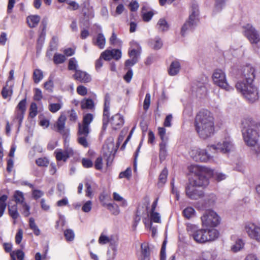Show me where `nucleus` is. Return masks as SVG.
Listing matches in <instances>:
<instances>
[{
	"label": "nucleus",
	"instance_id": "obj_1",
	"mask_svg": "<svg viewBox=\"0 0 260 260\" xmlns=\"http://www.w3.org/2000/svg\"><path fill=\"white\" fill-rule=\"evenodd\" d=\"M242 80L236 84L237 90L241 92L250 103H254L258 99L257 87L253 84L255 78V69L249 66L244 67L241 70Z\"/></svg>",
	"mask_w": 260,
	"mask_h": 260
},
{
	"label": "nucleus",
	"instance_id": "obj_2",
	"mask_svg": "<svg viewBox=\"0 0 260 260\" xmlns=\"http://www.w3.org/2000/svg\"><path fill=\"white\" fill-rule=\"evenodd\" d=\"M195 129L199 136L203 139L211 137L214 133V118L208 110L200 111L194 119Z\"/></svg>",
	"mask_w": 260,
	"mask_h": 260
},
{
	"label": "nucleus",
	"instance_id": "obj_3",
	"mask_svg": "<svg viewBox=\"0 0 260 260\" xmlns=\"http://www.w3.org/2000/svg\"><path fill=\"white\" fill-rule=\"evenodd\" d=\"M242 133L247 145L255 146L259 137L258 129L260 122L253 120L251 118H244L241 120Z\"/></svg>",
	"mask_w": 260,
	"mask_h": 260
},
{
	"label": "nucleus",
	"instance_id": "obj_4",
	"mask_svg": "<svg viewBox=\"0 0 260 260\" xmlns=\"http://www.w3.org/2000/svg\"><path fill=\"white\" fill-rule=\"evenodd\" d=\"M186 231L189 236L198 243L214 241L219 235V232L215 229H199L196 225L191 223L187 224Z\"/></svg>",
	"mask_w": 260,
	"mask_h": 260
},
{
	"label": "nucleus",
	"instance_id": "obj_5",
	"mask_svg": "<svg viewBox=\"0 0 260 260\" xmlns=\"http://www.w3.org/2000/svg\"><path fill=\"white\" fill-rule=\"evenodd\" d=\"M190 172L194 174L190 182L198 186H206L209 184V178L213 175V171L210 169L198 165H192L189 168Z\"/></svg>",
	"mask_w": 260,
	"mask_h": 260
},
{
	"label": "nucleus",
	"instance_id": "obj_6",
	"mask_svg": "<svg viewBox=\"0 0 260 260\" xmlns=\"http://www.w3.org/2000/svg\"><path fill=\"white\" fill-rule=\"evenodd\" d=\"M93 119V115L91 113H88L83 116L82 123H78V142L84 147L88 146L87 138L90 133L89 124Z\"/></svg>",
	"mask_w": 260,
	"mask_h": 260
},
{
	"label": "nucleus",
	"instance_id": "obj_7",
	"mask_svg": "<svg viewBox=\"0 0 260 260\" xmlns=\"http://www.w3.org/2000/svg\"><path fill=\"white\" fill-rule=\"evenodd\" d=\"M199 6L196 2H192L190 8V12L188 20H187L181 27V35L182 37L187 30H192L197 25L199 21Z\"/></svg>",
	"mask_w": 260,
	"mask_h": 260
},
{
	"label": "nucleus",
	"instance_id": "obj_8",
	"mask_svg": "<svg viewBox=\"0 0 260 260\" xmlns=\"http://www.w3.org/2000/svg\"><path fill=\"white\" fill-rule=\"evenodd\" d=\"M202 224L206 227H216L220 222V218L213 210H207L201 217Z\"/></svg>",
	"mask_w": 260,
	"mask_h": 260
},
{
	"label": "nucleus",
	"instance_id": "obj_9",
	"mask_svg": "<svg viewBox=\"0 0 260 260\" xmlns=\"http://www.w3.org/2000/svg\"><path fill=\"white\" fill-rule=\"evenodd\" d=\"M243 34L252 44H258L260 42V35L258 31L250 24L243 26Z\"/></svg>",
	"mask_w": 260,
	"mask_h": 260
},
{
	"label": "nucleus",
	"instance_id": "obj_10",
	"mask_svg": "<svg viewBox=\"0 0 260 260\" xmlns=\"http://www.w3.org/2000/svg\"><path fill=\"white\" fill-rule=\"evenodd\" d=\"M212 78L214 84L220 88L227 91H229L232 89V87L229 86L228 84L225 74L222 70L220 69H217L215 70L213 73Z\"/></svg>",
	"mask_w": 260,
	"mask_h": 260
},
{
	"label": "nucleus",
	"instance_id": "obj_11",
	"mask_svg": "<svg viewBox=\"0 0 260 260\" xmlns=\"http://www.w3.org/2000/svg\"><path fill=\"white\" fill-rule=\"evenodd\" d=\"M208 148L210 151L213 150L215 151L225 153L233 151L234 146L231 139L228 138H225L222 143L220 142L216 145H212L208 146Z\"/></svg>",
	"mask_w": 260,
	"mask_h": 260
},
{
	"label": "nucleus",
	"instance_id": "obj_12",
	"mask_svg": "<svg viewBox=\"0 0 260 260\" xmlns=\"http://www.w3.org/2000/svg\"><path fill=\"white\" fill-rule=\"evenodd\" d=\"M244 230L248 236L260 243V226L252 222L245 224Z\"/></svg>",
	"mask_w": 260,
	"mask_h": 260
},
{
	"label": "nucleus",
	"instance_id": "obj_13",
	"mask_svg": "<svg viewBox=\"0 0 260 260\" xmlns=\"http://www.w3.org/2000/svg\"><path fill=\"white\" fill-rule=\"evenodd\" d=\"M197 186L190 182L185 187L186 196L191 200H198L204 197V193L202 190L196 188Z\"/></svg>",
	"mask_w": 260,
	"mask_h": 260
},
{
	"label": "nucleus",
	"instance_id": "obj_14",
	"mask_svg": "<svg viewBox=\"0 0 260 260\" xmlns=\"http://www.w3.org/2000/svg\"><path fill=\"white\" fill-rule=\"evenodd\" d=\"M191 156L195 161L201 162H207L211 158L206 150L201 149L192 150Z\"/></svg>",
	"mask_w": 260,
	"mask_h": 260
},
{
	"label": "nucleus",
	"instance_id": "obj_15",
	"mask_svg": "<svg viewBox=\"0 0 260 260\" xmlns=\"http://www.w3.org/2000/svg\"><path fill=\"white\" fill-rule=\"evenodd\" d=\"M110 123L113 129H119L124 123L123 117L120 114H116L111 117Z\"/></svg>",
	"mask_w": 260,
	"mask_h": 260
},
{
	"label": "nucleus",
	"instance_id": "obj_16",
	"mask_svg": "<svg viewBox=\"0 0 260 260\" xmlns=\"http://www.w3.org/2000/svg\"><path fill=\"white\" fill-rule=\"evenodd\" d=\"M73 77L75 80L82 83H88L91 80V76L89 74L79 70H76Z\"/></svg>",
	"mask_w": 260,
	"mask_h": 260
},
{
	"label": "nucleus",
	"instance_id": "obj_17",
	"mask_svg": "<svg viewBox=\"0 0 260 260\" xmlns=\"http://www.w3.org/2000/svg\"><path fill=\"white\" fill-rule=\"evenodd\" d=\"M67 120V117L64 114H61L58 117L55 127L56 128V131L60 134L64 135L66 133L64 131L65 123Z\"/></svg>",
	"mask_w": 260,
	"mask_h": 260
},
{
	"label": "nucleus",
	"instance_id": "obj_18",
	"mask_svg": "<svg viewBox=\"0 0 260 260\" xmlns=\"http://www.w3.org/2000/svg\"><path fill=\"white\" fill-rule=\"evenodd\" d=\"M141 260H150V250L147 243L144 242L141 244Z\"/></svg>",
	"mask_w": 260,
	"mask_h": 260
},
{
	"label": "nucleus",
	"instance_id": "obj_19",
	"mask_svg": "<svg viewBox=\"0 0 260 260\" xmlns=\"http://www.w3.org/2000/svg\"><path fill=\"white\" fill-rule=\"evenodd\" d=\"M110 96L109 93H106L105 96L104 107L103 111V119H106L109 120L110 116Z\"/></svg>",
	"mask_w": 260,
	"mask_h": 260
},
{
	"label": "nucleus",
	"instance_id": "obj_20",
	"mask_svg": "<svg viewBox=\"0 0 260 260\" xmlns=\"http://www.w3.org/2000/svg\"><path fill=\"white\" fill-rule=\"evenodd\" d=\"M217 256L216 252L213 250L203 251L200 256L201 260H216Z\"/></svg>",
	"mask_w": 260,
	"mask_h": 260
},
{
	"label": "nucleus",
	"instance_id": "obj_21",
	"mask_svg": "<svg viewBox=\"0 0 260 260\" xmlns=\"http://www.w3.org/2000/svg\"><path fill=\"white\" fill-rule=\"evenodd\" d=\"M54 154L57 161L62 160L65 162L70 157L68 151H62L61 149L56 150L54 152Z\"/></svg>",
	"mask_w": 260,
	"mask_h": 260
},
{
	"label": "nucleus",
	"instance_id": "obj_22",
	"mask_svg": "<svg viewBox=\"0 0 260 260\" xmlns=\"http://www.w3.org/2000/svg\"><path fill=\"white\" fill-rule=\"evenodd\" d=\"M180 70V64L178 61L172 62L168 70L169 74L170 76L176 75Z\"/></svg>",
	"mask_w": 260,
	"mask_h": 260
},
{
	"label": "nucleus",
	"instance_id": "obj_23",
	"mask_svg": "<svg viewBox=\"0 0 260 260\" xmlns=\"http://www.w3.org/2000/svg\"><path fill=\"white\" fill-rule=\"evenodd\" d=\"M8 212L9 215L14 220L17 219L19 216V214L18 212L17 205L15 204L13 205L8 206ZM13 223L15 224V221Z\"/></svg>",
	"mask_w": 260,
	"mask_h": 260
},
{
	"label": "nucleus",
	"instance_id": "obj_24",
	"mask_svg": "<svg viewBox=\"0 0 260 260\" xmlns=\"http://www.w3.org/2000/svg\"><path fill=\"white\" fill-rule=\"evenodd\" d=\"M40 21V17L38 15H32L27 17V22L31 28L37 26Z\"/></svg>",
	"mask_w": 260,
	"mask_h": 260
},
{
	"label": "nucleus",
	"instance_id": "obj_25",
	"mask_svg": "<svg viewBox=\"0 0 260 260\" xmlns=\"http://www.w3.org/2000/svg\"><path fill=\"white\" fill-rule=\"evenodd\" d=\"M81 107L82 109H92L94 104L91 99H84L81 101Z\"/></svg>",
	"mask_w": 260,
	"mask_h": 260
},
{
	"label": "nucleus",
	"instance_id": "obj_26",
	"mask_svg": "<svg viewBox=\"0 0 260 260\" xmlns=\"http://www.w3.org/2000/svg\"><path fill=\"white\" fill-rule=\"evenodd\" d=\"M167 143H160L159 144V157L161 162L166 159L167 156V151L166 149Z\"/></svg>",
	"mask_w": 260,
	"mask_h": 260
},
{
	"label": "nucleus",
	"instance_id": "obj_27",
	"mask_svg": "<svg viewBox=\"0 0 260 260\" xmlns=\"http://www.w3.org/2000/svg\"><path fill=\"white\" fill-rule=\"evenodd\" d=\"M131 44L136 45L138 47V49H133L129 51V56L132 58L136 57V59L138 60V56L140 54L141 47L139 46V44L135 41L132 42Z\"/></svg>",
	"mask_w": 260,
	"mask_h": 260
},
{
	"label": "nucleus",
	"instance_id": "obj_28",
	"mask_svg": "<svg viewBox=\"0 0 260 260\" xmlns=\"http://www.w3.org/2000/svg\"><path fill=\"white\" fill-rule=\"evenodd\" d=\"M157 26L158 27V29L161 31H167L169 28V25L167 21L164 18H161L158 20L157 23Z\"/></svg>",
	"mask_w": 260,
	"mask_h": 260
},
{
	"label": "nucleus",
	"instance_id": "obj_29",
	"mask_svg": "<svg viewBox=\"0 0 260 260\" xmlns=\"http://www.w3.org/2000/svg\"><path fill=\"white\" fill-rule=\"evenodd\" d=\"M8 199V196L6 194H3L0 197V217H2L7 207L6 203Z\"/></svg>",
	"mask_w": 260,
	"mask_h": 260
},
{
	"label": "nucleus",
	"instance_id": "obj_30",
	"mask_svg": "<svg viewBox=\"0 0 260 260\" xmlns=\"http://www.w3.org/2000/svg\"><path fill=\"white\" fill-rule=\"evenodd\" d=\"M13 198L15 202L16 203V204H23L24 203V197L22 192L19 190L15 191L13 195Z\"/></svg>",
	"mask_w": 260,
	"mask_h": 260
},
{
	"label": "nucleus",
	"instance_id": "obj_31",
	"mask_svg": "<svg viewBox=\"0 0 260 260\" xmlns=\"http://www.w3.org/2000/svg\"><path fill=\"white\" fill-rule=\"evenodd\" d=\"M195 213L194 209L191 207H187L183 211V214L187 219H190L193 217L195 215Z\"/></svg>",
	"mask_w": 260,
	"mask_h": 260
},
{
	"label": "nucleus",
	"instance_id": "obj_32",
	"mask_svg": "<svg viewBox=\"0 0 260 260\" xmlns=\"http://www.w3.org/2000/svg\"><path fill=\"white\" fill-rule=\"evenodd\" d=\"M106 42L105 38L102 33L98 34L95 44L101 49L104 48Z\"/></svg>",
	"mask_w": 260,
	"mask_h": 260
},
{
	"label": "nucleus",
	"instance_id": "obj_33",
	"mask_svg": "<svg viewBox=\"0 0 260 260\" xmlns=\"http://www.w3.org/2000/svg\"><path fill=\"white\" fill-rule=\"evenodd\" d=\"M168 171L166 168L164 169L160 173L158 178V185H164L167 180Z\"/></svg>",
	"mask_w": 260,
	"mask_h": 260
},
{
	"label": "nucleus",
	"instance_id": "obj_34",
	"mask_svg": "<svg viewBox=\"0 0 260 260\" xmlns=\"http://www.w3.org/2000/svg\"><path fill=\"white\" fill-rule=\"evenodd\" d=\"M66 60L64 55L56 53L53 56V62L56 64H61L63 63Z\"/></svg>",
	"mask_w": 260,
	"mask_h": 260
},
{
	"label": "nucleus",
	"instance_id": "obj_35",
	"mask_svg": "<svg viewBox=\"0 0 260 260\" xmlns=\"http://www.w3.org/2000/svg\"><path fill=\"white\" fill-rule=\"evenodd\" d=\"M150 46L154 50L160 49L162 46V42L159 38H156L155 40L149 42Z\"/></svg>",
	"mask_w": 260,
	"mask_h": 260
},
{
	"label": "nucleus",
	"instance_id": "obj_36",
	"mask_svg": "<svg viewBox=\"0 0 260 260\" xmlns=\"http://www.w3.org/2000/svg\"><path fill=\"white\" fill-rule=\"evenodd\" d=\"M12 260H16V256L19 260H22L24 257V253L21 250H17L10 253Z\"/></svg>",
	"mask_w": 260,
	"mask_h": 260
},
{
	"label": "nucleus",
	"instance_id": "obj_37",
	"mask_svg": "<svg viewBox=\"0 0 260 260\" xmlns=\"http://www.w3.org/2000/svg\"><path fill=\"white\" fill-rule=\"evenodd\" d=\"M63 104L61 101L58 103H51L49 105L48 109L52 113L59 111L62 107Z\"/></svg>",
	"mask_w": 260,
	"mask_h": 260
},
{
	"label": "nucleus",
	"instance_id": "obj_38",
	"mask_svg": "<svg viewBox=\"0 0 260 260\" xmlns=\"http://www.w3.org/2000/svg\"><path fill=\"white\" fill-rule=\"evenodd\" d=\"M43 77V72L39 69H36L33 73V79L35 83H38Z\"/></svg>",
	"mask_w": 260,
	"mask_h": 260
},
{
	"label": "nucleus",
	"instance_id": "obj_39",
	"mask_svg": "<svg viewBox=\"0 0 260 260\" xmlns=\"http://www.w3.org/2000/svg\"><path fill=\"white\" fill-rule=\"evenodd\" d=\"M225 4V0H215L214 13L220 12L224 7Z\"/></svg>",
	"mask_w": 260,
	"mask_h": 260
},
{
	"label": "nucleus",
	"instance_id": "obj_40",
	"mask_svg": "<svg viewBox=\"0 0 260 260\" xmlns=\"http://www.w3.org/2000/svg\"><path fill=\"white\" fill-rule=\"evenodd\" d=\"M29 225L30 229L33 231L35 235L39 236L40 234V231L36 225L35 222V220L33 218H30L29 219Z\"/></svg>",
	"mask_w": 260,
	"mask_h": 260
},
{
	"label": "nucleus",
	"instance_id": "obj_41",
	"mask_svg": "<svg viewBox=\"0 0 260 260\" xmlns=\"http://www.w3.org/2000/svg\"><path fill=\"white\" fill-rule=\"evenodd\" d=\"M107 209L112 213V214L117 215L119 213V209L118 206L116 204L109 203L106 205Z\"/></svg>",
	"mask_w": 260,
	"mask_h": 260
},
{
	"label": "nucleus",
	"instance_id": "obj_42",
	"mask_svg": "<svg viewBox=\"0 0 260 260\" xmlns=\"http://www.w3.org/2000/svg\"><path fill=\"white\" fill-rule=\"evenodd\" d=\"M216 199V196L213 193H211L207 196L205 200L207 207H210L213 205L214 204Z\"/></svg>",
	"mask_w": 260,
	"mask_h": 260
},
{
	"label": "nucleus",
	"instance_id": "obj_43",
	"mask_svg": "<svg viewBox=\"0 0 260 260\" xmlns=\"http://www.w3.org/2000/svg\"><path fill=\"white\" fill-rule=\"evenodd\" d=\"M166 128L164 127H159L158 128V135L161 140V143H167L168 138L166 137Z\"/></svg>",
	"mask_w": 260,
	"mask_h": 260
},
{
	"label": "nucleus",
	"instance_id": "obj_44",
	"mask_svg": "<svg viewBox=\"0 0 260 260\" xmlns=\"http://www.w3.org/2000/svg\"><path fill=\"white\" fill-rule=\"evenodd\" d=\"M38 114V107L36 103H31L29 108V115L31 118H34Z\"/></svg>",
	"mask_w": 260,
	"mask_h": 260
},
{
	"label": "nucleus",
	"instance_id": "obj_45",
	"mask_svg": "<svg viewBox=\"0 0 260 260\" xmlns=\"http://www.w3.org/2000/svg\"><path fill=\"white\" fill-rule=\"evenodd\" d=\"M64 236L67 241H72L74 239L75 234L71 229H67L64 232Z\"/></svg>",
	"mask_w": 260,
	"mask_h": 260
},
{
	"label": "nucleus",
	"instance_id": "obj_46",
	"mask_svg": "<svg viewBox=\"0 0 260 260\" xmlns=\"http://www.w3.org/2000/svg\"><path fill=\"white\" fill-rule=\"evenodd\" d=\"M36 163L39 167H46L49 165V161L46 157H40L36 160Z\"/></svg>",
	"mask_w": 260,
	"mask_h": 260
},
{
	"label": "nucleus",
	"instance_id": "obj_47",
	"mask_svg": "<svg viewBox=\"0 0 260 260\" xmlns=\"http://www.w3.org/2000/svg\"><path fill=\"white\" fill-rule=\"evenodd\" d=\"M110 42L111 45L114 46H120L122 44V42L117 39L116 35L115 32H113L110 38Z\"/></svg>",
	"mask_w": 260,
	"mask_h": 260
},
{
	"label": "nucleus",
	"instance_id": "obj_48",
	"mask_svg": "<svg viewBox=\"0 0 260 260\" xmlns=\"http://www.w3.org/2000/svg\"><path fill=\"white\" fill-rule=\"evenodd\" d=\"M91 181L89 180H86L85 183V185L86 187V196L91 198L92 196V190L91 188Z\"/></svg>",
	"mask_w": 260,
	"mask_h": 260
},
{
	"label": "nucleus",
	"instance_id": "obj_49",
	"mask_svg": "<svg viewBox=\"0 0 260 260\" xmlns=\"http://www.w3.org/2000/svg\"><path fill=\"white\" fill-rule=\"evenodd\" d=\"M77 68V61L75 57H72L69 61L68 69L69 70H74L76 72Z\"/></svg>",
	"mask_w": 260,
	"mask_h": 260
},
{
	"label": "nucleus",
	"instance_id": "obj_50",
	"mask_svg": "<svg viewBox=\"0 0 260 260\" xmlns=\"http://www.w3.org/2000/svg\"><path fill=\"white\" fill-rule=\"evenodd\" d=\"M13 94V90L12 88L9 89L7 86L3 87L2 90V95L4 99H6L8 96H11Z\"/></svg>",
	"mask_w": 260,
	"mask_h": 260
},
{
	"label": "nucleus",
	"instance_id": "obj_51",
	"mask_svg": "<svg viewBox=\"0 0 260 260\" xmlns=\"http://www.w3.org/2000/svg\"><path fill=\"white\" fill-rule=\"evenodd\" d=\"M132 176V170L131 168H127L124 171L121 172L119 175V178H126L129 179Z\"/></svg>",
	"mask_w": 260,
	"mask_h": 260
},
{
	"label": "nucleus",
	"instance_id": "obj_52",
	"mask_svg": "<svg viewBox=\"0 0 260 260\" xmlns=\"http://www.w3.org/2000/svg\"><path fill=\"white\" fill-rule=\"evenodd\" d=\"M26 98L25 97L24 99L22 100L18 104L17 109L20 111L25 113L26 110Z\"/></svg>",
	"mask_w": 260,
	"mask_h": 260
},
{
	"label": "nucleus",
	"instance_id": "obj_53",
	"mask_svg": "<svg viewBox=\"0 0 260 260\" xmlns=\"http://www.w3.org/2000/svg\"><path fill=\"white\" fill-rule=\"evenodd\" d=\"M150 219L153 222L159 223L160 222V217L159 214L155 211H152L150 213Z\"/></svg>",
	"mask_w": 260,
	"mask_h": 260
},
{
	"label": "nucleus",
	"instance_id": "obj_54",
	"mask_svg": "<svg viewBox=\"0 0 260 260\" xmlns=\"http://www.w3.org/2000/svg\"><path fill=\"white\" fill-rule=\"evenodd\" d=\"M113 199L116 201L121 202V206L123 207H125L127 205L126 200L123 199L118 193L116 192L113 193Z\"/></svg>",
	"mask_w": 260,
	"mask_h": 260
},
{
	"label": "nucleus",
	"instance_id": "obj_55",
	"mask_svg": "<svg viewBox=\"0 0 260 260\" xmlns=\"http://www.w3.org/2000/svg\"><path fill=\"white\" fill-rule=\"evenodd\" d=\"M150 98H151V95H150V93H147L146 94V96H145V98L144 99V103H143V109L145 111H147L150 106Z\"/></svg>",
	"mask_w": 260,
	"mask_h": 260
},
{
	"label": "nucleus",
	"instance_id": "obj_56",
	"mask_svg": "<svg viewBox=\"0 0 260 260\" xmlns=\"http://www.w3.org/2000/svg\"><path fill=\"white\" fill-rule=\"evenodd\" d=\"M243 245L244 243L242 240H238L236 241V244L232 246V249L235 252L238 251L243 247Z\"/></svg>",
	"mask_w": 260,
	"mask_h": 260
},
{
	"label": "nucleus",
	"instance_id": "obj_57",
	"mask_svg": "<svg viewBox=\"0 0 260 260\" xmlns=\"http://www.w3.org/2000/svg\"><path fill=\"white\" fill-rule=\"evenodd\" d=\"M112 58L115 60H119L121 57V52L119 49L111 50Z\"/></svg>",
	"mask_w": 260,
	"mask_h": 260
},
{
	"label": "nucleus",
	"instance_id": "obj_58",
	"mask_svg": "<svg viewBox=\"0 0 260 260\" xmlns=\"http://www.w3.org/2000/svg\"><path fill=\"white\" fill-rule=\"evenodd\" d=\"M154 15L152 11H150L142 14L143 20L145 22H149Z\"/></svg>",
	"mask_w": 260,
	"mask_h": 260
},
{
	"label": "nucleus",
	"instance_id": "obj_59",
	"mask_svg": "<svg viewBox=\"0 0 260 260\" xmlns=\"http://www.w3.org/2000/svg\"><path fill=\"white\" fill-rule=\"evenodd\" d=\"M23 233V230L21 229H18L15 236V242L16 244H19L21 243L22 239Z\"/></svg>",
	"mask_w": 260,
	"mask_h": 260
},
{
	"label": "nucleus",
	"instance_id": "obj_60",
	"mask_svg": "<svg viewBox=\"0 0 260 260\" xmlns=\"http://www.w3.org/2000/svg\"><path fill=\"white\" fill-rule=\"evenodd\" d=\"M166 240H164L161 246L160 253V259L166 260Z\"/></svg>",
	"mask_w": 260,
	"mask_h": 260
},
{
	"label": "nucleus",
	"instance_id": "obj_61",
	"mask_svg": "<svg viewBox=\"0 0 260 260\" xmlns=\"http://www.w3.org/2000/svg\"><path fill=\"white\" fill-rule=\"evenodd\" d=\"M43 98L41 90L39 88L35 89L34 100L36 101H40Z\"/></svg>",
	"mask_w": 260,
	"mask_h": 260
},
{
	"label": "nucleus",
	"instance_id": "obj_62",
	"mask_svg": "<svg viewBox=\"0 0 260 260\" xmlns=\"http://www.w3.org/2000/svg\"><path fill=\"white\" fill-rule=\"evenodd\" d=\"M77 93L82 96L85 95L87 93L86 87L83 85H79L77 88Z\"/></svg>",
	"mask_w": 260,
	"mask_h": 260
},
{
	"label": "nucleus",
	"instance_id": "obj_63",
	"mask_svg": "<svg viewBox=\"0 0 260 260\" xmlns=\"http://www.w3.org/2000/svg\"><path fill=\"white\" fill-rule=\"evenodd\" d=\"M94 167L96 170H100L103 168V159L101 157H98L94 163Z\"/></svg>",
	"mask_w": 260,
	"mask_h": 260
},
{
	"label": "nucleus",
	"instance_id": "obj_64",
	"mask_svg": "<svg viewBox=\"0 0 260 260\" xmlns=\"http://www.w3.org/2000/svg\"><path fill=\"white\" fill-rule=\"evenodd\" d=\"M92 203L90 201H87L82 206V210L85 212H89L91 209Z\"/></svg>",
	"mask_w": 260,
	"mask_h": 260
}]
</instances>
